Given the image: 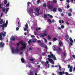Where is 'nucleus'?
Wrapping results in <instances>:
<instances>
[{
    "label": "nucleus",
    "instance_id": "8",
    "mask_svg": "<svg viewBox=\"0 0 75 75\" xmlns=\"http://www.w3.org/2000/svg\"><path fill=\"white\" fill-rule=\"evenodd\" d=\"M65 74V72L64 71H63V72H61V71H59V72L58 74L59 75H63V74Z\"/></svg>",
    "mask_w": 75,
    "mask_h": 75
},
{
    "label": "nucleus",
    "instance_id": "3",
    "mask_svg": "<svg viewBox=\"0 0 75 75\" xmlns=\"http://www.w3.org/2000/svg\"><path fill=\"white\" fill-rule=\"evenodd\" d=\"M50 55H48L49 58H52L54 60H57V58L55 57V55H54L53 54H52V52H50Z\"/></svg>",
    "mask_w": 75,
    "mask_h": 75
},
{
    "label": "nucleus",
    "instance_id": "35",
    "mask_svg": "<svg viewBox=\"0 0 75 75\" xmlns=\"http://www.w3.org/2000/svg\"><path fill=\"white\" fill-rule=\"evenodd\" d=\"M30 42H31V43H32L33 42H31V40H29L28 42V43L29 44H30Z\"/></svg>",
    "mask_w": 75,
    "mask_h": 75
},
{
    "label": "nucleus",
    "instance_id": "13",
    "mask_svg": "<svg viewBox=\"0 0 75 75\" xmlns=\"http://www.w3.org/2000/svg\"><path fill=\"white\" fill-rule=\"evenodd\" d=\"M59 44L60 46L63 45V43H62V42L61 41H59Z\"/></svg>",
    "mask_w": 75,
    "mask_h": 75
},
{
    "label": "nucleus",
    "instance_id": "11",
    "mask_svg": "<svg viewBox=\"0 0 75 75\" xmlns=\"http://www.w3.org/2000/svg\"><path fill=\"white\" fill-rule=\"evenodd\" d=\"M72 68H73L72 66H71L70 67V69H69V71L70 72H71L72 71Z\"/></svg>",
    "mask_w": 75,
    "mask_h": 75
},
{
    "label": "nucleus",
    "instance_id": "10",
    "mask_svg": "<svg viewBox=\"0 0 75 75\" xmlns=\"http://www.w3.org/2000/svg\"><path fill=\"white\" fill-rule=\"evenodd\" d=\"M21 61L22 63H25V60L24 58L22 57L21 59Z\"/></svg>",
    "mask_w": 75,
    "mask_h": 75
},
{
    "label": "nucleus",
    "instance_id": "28",
    "mask_svg": "<svg viewBox=\"0 0 75 75\" xmlns=\"http://www.w3.org/2000/svg\"><path fill=\"white\" fill-rule=\"evenodd\" d=\"M47 38L48 40H50L51 39V37H50V35L48 36Z\"/></svg>",
    "mask_w": 75,
    "mask_h": 75
},
{
    "label": "nucleus",
    "instance_id": "29",
    "mask_svg": "<svg viewBox=\"0 0 75 75\" xmlns=\"http://www.w3.org/2000/svg\"><path fill=\"white\" fill-rule=\"evenodd\" d=\"M52 2L54 3H57V1L55 0H54L52 1Z\"/></svg>",
    "mask_w": 75,
    "mask_h": 75
},
{
    "label": "nucleus",
    "instance_id": "34",
    "mask_svg": "<svg viewBox=\"0 0 75 75\" xmlns=\"http://www.w3.org/2000/svg\"><path fill=\"white\" fill-rule=\"evenodd\" d=\"M12 52L13 54H14V48H12Z\"/></svg>",
    "mask_w": 75,
    "mask_h": 75
},
{
    "label": "nucleus",
    "instance_id": "42",
    "mask_svg": "<svg viewBox=\"0 0 75 75\" xmlns=\"http://www.w3.org/2000/svg\"><path fill=\"white\" fill-rule=\"evenodd\" d=\"M45 69H47V68H48L50 67V66H45Z\"/></svg>",
    "mask_w": 75,
    "mask_h": 75
},
{
    "label": "nucleus",
    "instance_id": "15",
    "mask_svg": "<svg viewBox=\"0 0 75 75\" xmlns=\"http://www.w3.org/2000/svg\"><path fill=\"white\" fill-rule=\"evenodd\" d=\"M53 48L54 51H57V48H56V47L55 46H54L53 47Z\"/></svg>",
    "mask_w": 75,
    "mask_h": 75
},
{
    "label": "nucleus",
    "instance_id": "32",
    "mask_svg": "<svg viewBox=\"0 0 75 75\" xmlns=\"http://www.w3.org/2000/svg\"><path fill=\"white\" fill-rule=\"evenodd\" d=\"M66 38L67 39H68L69 38V35H68L67 34L66 35Z\"/></svg>",
    "mask_w": 75,
    "mask_h": 75
},
{
    "label": "nucleus",
    "instance_id": "38",
    "mask_svg": "<svg viewBox=\"0 0 75 75\" xmlns=\"http://www.w3.org/2000/svg\"><path fill=\"white\" fill-rule=\"evenodd\" d=\"M37 4H39L41 2V1H37Z\"/></svg>",
    "mask_w": 75,
    "mask_h": 75
},
{
    "label": "nucleus",
    "instance_id": "36",
    "mask_svg": "<svg viewBox=\"0 0 75 75\" xmlns=\"http://www.w3.org/2000/svg\"><path fill=\"white\" fill-rule=\"evenodd\" d=\"M44 17L45 18H47V14H45V15H44Z\"/></svg>",
    "mask_w": 75,
    "mask_h": 75
},
{
    "label": "nucleus",
    "instance_id": "22",
    "mask_svg": "<svg viewBox=\"0 0 75 75\" xmlns=\"http://www.w3.org/2000/svg\"><path fill=\"white\" fill-rule=\"evenodd\" d=\"M30 75H33V71H31L30 72Z\"/></svg>",
    "mask_w": 75,
    "mask_h": 75
},
{
    "label": "nucleus",
    "instance_id": "60",
    "mask_svg": "<svg viewBox=\"0 0 75 75\" xmlns=\"http://www.w3.org/2000/svg\"><path fill=\"white\" fill-rule=\"evenodd\" d=\"M34 72H35L36 73H38V71L37 70H35Z\"/></svg>",
    "mask_w": 75,
    "mask_h": 75
},
{
    "label": "nucleus",
    "instance_id": "1",
    "mask_svg": "<svg viewBox=\"0 0 75 75\" xmlns=\"http://www.w3.org/2000/svg\"><path fill=\"white\" fill-rule=\"evenodd\" d=\"M19 43L21 44V45H23V47L21 48V51H23V50H25L26 48V44L23 42L20 41L19 42Z\"/></svg>",
    "mask_w": 75,
    "mask_h": 75
},
{
    "label": "nucleus",
    "instance_id": "18",
    "mask_svg": "<svg viewBox=\"0 0 75 75\" xmlns=\"http://www.w3.org/2000/svg\"><path fill=\"white\" fill-rule=\"evenodd\" d=\"M11 40H12V41H15L16 39L14 37H13V38L12 37L11 38Z\"/></svg>",
    "mask_w": 75,
    "mask_h": 75
},
{
    "label": "nucleus",
    "instance_id": "64",
    "mask_svg": "<svg viewBox=\"0 0 75 75\" xmlns=\"http://www.w3.org/2000/svg\"><path fill=\"white\" fill-rule=\"evenodd\" d=\"M67 7L68 8H69V7H70V6L69 5H67Z\"/></svg>",
    "mask_w": 75,
    "mask_h": 75
},
{
    "label": "nucleus",
    "instance_id": "58",
    "mask_svg": "<svg viewBox=\"0 0 75 75\" xmlns=\"http://www.w3.org/2000/svg\"><path fill=\"white\" fill-rule=\"evenodd\" d=\"M30 2H28V5L29 6V5H30Z\"/></svg>",
    "mask_w": 75,
    "mask_h": 75
},
{
    "label": "nucleus",
    "instance_id": "16",
    "mask_svg": "<svg viewBox=\"0 0 75 75\" xmlns=\"http://www.w3.org/2000/svg\"><path fill=\"white\" fill-rule=\"evenodd\" d=\"M29 12L30 13H32L33 12V9L32 8H30L29 10Z\"/></svg>",
    "mask_w": 75,
    "mask_h": 75
},
{
    "label": "nucleus",
    "instance_id": "41",
    "mask_svg": "<svg viewBox=\"0 0 75 75\" xmlns=\"http://www.w3.org/2000/svg\"><path fill=\"white\" fill-rule=\"evenodd\" d=\"M68 15L69 16H72V14L71 13H68Z\"/></svg>",
    "mask_w": 75,
    "mask_h": 75
},
{
    "label": "nucleus",
    "instance_id": "7",
    "mask_svg": "<svg viewBox=\"0 0 75 75\" xmlns=\"http://www.w3.org/2000/svg\"><path fill=\"white\" fill-rule=\"evenodd\" d=\"M69 40L71 42V43H70V45H73V44H72V43L74 42V41L72 40V39L71 38H70Z\"/></svg>",
    "mask_w": 75,
    "mask_h": 75
},
{
    "label": "nucleus",
    "instance_id": "40",
    "mask_svg": "<svg viewBox=\"0 0 75 75\" xmlns=\"http://www.w3.org/2000/svg\"><path fill=\"white\" fill-rule=\"evenodd\" d=\"M7 0H5L4 2V4H7Z\"/></svg>",
    "mask_w": 75,
    "mask_h": 75
},
{
    "label": "nucleus",
    "instance_id": "51",
    "mask_svg": "<svg viewBox=\"0 0 75 75\" xmlns=\"http://www.w3.org/2000/svg\"><path fill=\"white\" fill-rule=\"evenodd\" d=\"M18 30H19V28H18V27H17L16 28V31H18Z\"/></svg>",
    "mask_w": 75,
    "mask_h": 75
},
{
    "label": "nucleus",
    "instance_id": "37",
    "mask_svg": "<svg viewBox=\"0 0 75 75\" xmlns=\"http://www.w3.org/2000/svg\"><path fill=\"white\" fill-rule=\"evenodd\" d=\"M48 21L50 23H52V21H51V20L50 19H48Z\"/></svg>",
    "mask_w": 75,
    "mask_h": 75
},
{
    "label": "nucleus",
    "instance_id": "26",
    "mask_svg": "<svg viewBox=\"0 0 75 75\" xmlns=\"http://www.w3.org/2000/svg\"><path fill=\"white\" fill-rule=\"evenodd\" d=\"M43 40H44L45 42H46V43H47V42H48V41L45 38H43Z\"/></svg>",
    "mask_w": 75,
    "mask_h": 75
},
{
    "label": "nucleus",
    "instance_id": "5",
    "mask_svg": "<svg viewBox=\"0 0 75 75\" xmlns=\"http://www.w3.org/2000/svg\"><path fill=\"white\" fill-rule=\"evenodd\" d=\"M47 59L48 61H50V63L51 64H54V62H53V60H52V59H51L50 58H48Z\"/></svg>",
    "mask_w": 75,
    "mask_h": 75
},
{
    "label": "nucleus",
    "instance_id": "57",
    "mask_svg": "<svg viewBox=\"0 0 75 75\" xmlns=\"http://www.w3.org/2000/svg\"><path fill=\"white\" fill-rule=\"evenodd\" d=\"M63 55H64V56H65V55H66V54H65V52H64L63 53Z\"/></svg>",
    "mask_w": 75,
    "mask_h": 75
},
{
    "label": "nucleus",
    "instance_id": "43",
    "mask_svg": "<svg viewBox=\"0 0 75 75\" xmlns=\"http://www.w3.org/2000/svg\"><path fill=\"white\" fill-rule=\"evenodd\" d=\"M59 71H61L62 69H61V66H59Z\"/></svg>",
    "mask_w": 75,
    "mask_h": 75
},
{
    "label": "nucleus",
    "instance_id": "49",
    "mask_svg": "<svg viewBox=\"0 0 75 75\" xmlns=\"http://www.w3.org/2000/svg\"><path fill=\"white\" fill-rule=\"evenodd\" d=\"M28 28H24V31H27V30Z\"/></svg>",
    "mask_w": 75,
    "mask_h": 75
},
{
    "label": "nucleus",
    "instance_id": "31",
    "mask_svg": "<svg viewBox=\"0 0 75 75\" xmlns=\"http://www.w3.org/2000/svg\"><path fill=\"white\" fill-rule=\"evenodd\" d=\"M57 39L56 38H53V41H57Z\"/></svg>",
    "mask_w": 75,
    "mask_h": 75
},
{
    "label": "nucleus",
    "instance_id": "20",
    "mask_svg": "<svg viewBox=\"0 0 75 75\" xmlns=\"http://www.w3.org/2000/svg\"><path fill=\"white\" fill-rule=\"evenodd\" d=\"M41 64H42V65H45V64H46V62L42 61L41 62Z\"/></svg>",
    "mask_w": 75,
    "mask_h": 75
},
{
    "label": "nucleus",
    "instance_id": "56",
    "mask_svg": "<svg viewBox=\"0 0 75 75\" xmlns=\"http://www.w3.org/2000/svg\"><path fill=\"white\" fill-rule=\"evenodd\" d=\"M65 74L66 75H68V73L67 72H66Z\"/></svg>",
    "mask_w": 75,
    "mask_h": 75
},
{
    "label": "nucleus",
    "instance_id": "54",
    "mask_svg": "<svg viewBox=\"0 0 75 75\" xmlns=\"http://www.w3.org/2000/svg\"><path fill=\"white\" fill-rule=\"evenodd\" d=\"M5 24H8V20H7L6 21V23Z\"/></svg>",
    "mask_w": 75,
    "mask_h": 75
},
{
    "label": "nucleus",
    "instance_id": "25",
    "mask_svg": "<svg viewBox=\"0 0 75 75\" xmlns=\"http://www.w3.org/2000/svg\"><path fill=\"white\" fill-rule=\"evenodd\" d=\"M40 45H41V47H44V45H44V44L41 43L40 44Z\"/></svg>",
    "mask_w": 75,
    "mask_h": 75
},
{
    "label": "nucleus",
    "instance_id": "17",
    "mask_svg": "<svg viewBox=\"0 0 75 75\" xmlns=\"http://www.w3.org/2000/svg\"><path fill=\"white\" fill-rule=\"evenodd\" d=\"M57 8H53V9L52 10L53 11V12H56V11H57Z\"/></svg>",
    "mask_w": 75,
    "mask_h": 75
},
{
    "label": "nucleus",
    "instance_id": "14",
    "mask_svg": "<svg viewBox=\"0 0 75 75\" xmlns=\"http://www.w3.org/2000/svg\"><path fill=\"white\" fill-rule=\"evenodd\" d=\"M16 49L15 50H16V53H18V52H19V50L18 49V48H16Z\"/></svg>",
    "mask_w": 75,
    "mask_h": 75
},
{
    "label": "nucleus",
    "instance_id": "48",
    "mask_svg": "<svg viewBox=\"0 0 75 75\" xmlns=\"http://www.w3.org/2000/svg\"><path fill=\"white\" fill-rule=\"evenodd\" d=\"M38 43H41V41L40 40H38Z\"/></svg>",
    "mask_w": 75,
    "mask_h": 75
},
{
    "label": "nucleus",
    "instance_id": "47",
    "mask_svg": "<svg viewBox=\"0 0 75 75\" xmlns=\"http://www.w3.org/2000/svg\"><path fill=\"white\" fill-rule=\"evenodd\" d=\"M72 57L74 59H75V55H74V54H73L72 55Z\"/></svg>",
    "mask_w": 75,
    "mask_h": 75
},
{
    "label": "nucleus",
    "instance_id": "61",
    "mask_svg": "<svg viewBox=\"0 0 75 75\" xmlns=\"http://www.w3.org/2000/svg\"><path fill=\"white\" fill-rule=\"evenodd\" d=\"M52 23H54V22H55V21L54 20H52Z\"/></svg>",
    "mask_w": 75,
    "mask_h": 75
},
{
    "label": "nucleus",
    "instance_id": "63",
    "mask_svg": "<svg viewBox=\"0 0 75 75\" xmlns=\"http://www.w3.org/2000/svg\"><path fill=\"white\" fill-rule=\"evenodd\" d=\"M49 45H51L52 44V43H51V42H50L49 43Z\"/></svg>",
    "mask_w": 75,
    "mask_h": 75
},
{
    "label": "nucleus",
    "instance_id": "45",
    "mask_svg": "<svg viewBox=\"0 0 75 75\" xmlns=\"http://www.w3.org/2000/svg\"><path fill=\"white\" fill-rule=\"evenodd\" d=\"M34 33L35 35H37L38 34V33L37 32H34Z\"/></svg>",
    "mask_w": 75,
    "mask_h": 75
},
{
    "label": "nucleus",
    "instance_id": "4",
    "mask_svg": "<svg viewBox=\"0 0 75 75\" xmlns=\"http://www.w3.org/2000/svg\"><path fill=\"white\" fill-rule=\"evenodd\" d=\"M57 51H58V54H61V51H62V50H61V49L59 47L57 49Z\"/></svg>",
    "mask_w": 75,
    "mask_h": 75
},
{
    "label": "nucleus",
    "instance_id": "39",
    "mask_svg": "<svg viewBox=\"0 0 75 75\" xmlns=\"http://www.w3.org/2000/svg\"><path fill=\"white\" fill-rule=\"evenodd\" d=\"M33 42H37V40H36V39H33Z\"/></svg>",
    "mask_w": 75,
    "mask_h": 75
},
{
    "label": "nucleus",
    "instance_id": "46",
    "mask_svg": "<svg viewBox=\"0 0 75 75\" xmlns=\"http://www.w3.org/2000/svg\"><path fill=\"white\" fill-rule=\"evenodd\" d=\"M30 61H34V59H30Z\"/></svg>",
    "mask_w": 75,
    "mask_h": 75
},
{
    "label": "nucleus",
    "instance_id": "62",
    "mask_svg": "<svg viewBox=\"0 0 75 75\" xmlns=\"http://www.w3.org/2000/svg\"><path fill=\"white\" fill-rule=\"evenodd\" d=\"M45 54H46V52L43 53H42V55H45Z\"/></svg>",
    "mask_w": 75,
    "mask_h": 75
},
{
    "label": "nucleus",
    "instance_id": "23",
    "mask_svg": "<svg viewBox=\"0 0 75 75\" xmlns=\"http://www.w3.org/2000/svg\"><path fill=\"white\" fill-rule=\"evenodd\" d=\"M43 7H45H45H46V3H44L43 4Z\"/></svg>",
    "mask_w": 75,
    "mask_h": 75
},
{
    "label": "nucleus",
    "instance_id": "9",
    "mask_svg": "<svg viewBox=\"0 0 75 75\" xmlns=\"http://www.w3.org/2000/svg\"><path fill=\"white\" fill-rule=\"evenodd\" d=\"M48 8L50 9V10H52V9L53 8V6L51 5H49L48 6Z\"/></svg>",
    "mask_w": 75,
    "mask_h": 75
},
{
    "label": "nucleus",
    "instance_id": "52",
    "mask_svg": "<svg viewBox=\"0 0 75 75\" xmlns=\"http://www.w3.org/2000/svg\"><path fill=\"white\" fill-rule=\"evenodd\" d=\"M31 37L32 38H34V37H35V36H34V35H32L31 36Z\"/></svg>",
    "mask_w": 75,
    "mask_h": 75
},
{
    "label": "nucleus",
    "instance_id": "24",
    "mask_svg": "<svg viewBox=\"0 0 75 75\" xmlns=\"http://www.w3.org/2000/svg\"><path fill=\"white\" fill-rule=\"evenodd\" d=\"M3 23V20L1 19V20L0 21V24H2Z\"/></svg>",
    "mask_w": 75,
    "mask_h": 75
},
{
    "label": "nucleus",
    "instance_id": "30",
    "mask_svg": "<svg viewBox=\"0 0 75 75\" xmlns=\"http://www.w3.org/2000/svg\"><path fill=\"white\" fill-rule=\"evenodd\" d=\"M25 28H28V24L27 23H26V24L25 25Z\"/></svg>",
    "mask_w": 75,
    "mask_h": 75
},
{
    "label": "nucleus",
    "instance_id": "12",
    "mask_svg": "<svg viewBox=\"0 0 75 75\" xmlns=\"http://www.w3.org/2000/svg\"><path fill=\"white\" fill-rule=\"evenodd\" d=\"M41 35L42 37H45V36H47V35L45 33H43V35Z\"/></svg>",
    "mask_w": 75,
    "mask_h": 75
},
{
    "label": "nucleus",
    "instance_id": "53",
    "mask_svg": "<svg viewBox=\"0 0 75 75\" xmlns=\"http://www.w3.org/2000/svg\"><path fill=\"white\" fill-rule=\"evenodd\" d=\"M2 11L3 12H4V11H6V9H5V8H4L2 9Z\"/></svg>",
    "mask_w": 75,
    "mask_h": 75
},
{
    "label": "nucleus",
    "instance_id": "2",
    "mask_svg": "<svg viewBox=\"0 0 75 75\" xmlns=\"http://www.w3.org/2000/svg\"><path fill=\"white\" fill-rule=\"evenodd\" d=\"M6 32L4 31L1 32V33H0V40L1 41L3 40V37H6Z\"/></svg>",
    "mask_w": 75,
    "mask_h": 75
},
{
    "label": "nucleus",
    "instance_id": "6",
    "mask_svg": "<svg viewBox=\"0 0 75 75\" xmlns=\"http://www.w3.org/2000/svg\"><path fill=\"white\" fill-rule=\"evenodd\" d=\"M4 43H3V42H1L0 43V48H1V47H3L4 46Z\"/></svg>",
    "mask_w": 75,
    "mask_h": 75
},
{
    "label": "nucleus",
    "instance_id": "50",
    "mask_svg": "<svg viewBox=\"0 0 75 75\" xmlns=\"http://www.w3.org/2000/svg\"><path fill=\"white\" fill-rule=\"evenodd\" d=\"M61 27L62 28H64V25H62L61 26Z\"/></svg>",
    "mask_w": 75,
    "mask_h": 75
},
{
    "label": "nucleus",
    "instance_id": "27",
    "mask_svg": "<svg viewBox=\"0 0 75 75\" xmlns=\"http://www.w3.org/2000/svg\"><path fill=\"white\" fill-rule=\"evenodd\" d=\"M36 11H37V12L38 13H39V9H38V8H36Z\"/></svg>",
    "mask_w": 75,
    "mask_h": 75
},
{
    "label": "nucleus",
    "instance_id": "55",
    "mask_svg": "<svg viewBox=\"0 0 75 75\" xmlns=\"http://www.w3.org/2000/svg\"><path fill=\"white\" fill-rule=\"evenodd\" d=\"M43 33H47V32L46 30H43Z\"/></svg>",
    "mask_w": 75,
    "mask_h": 75
},
{
    "label": "nucleus",
    "instance_id": "33",
    "mask_svg": "<svg viewBox=\"0 0 75 75\" xmlns=\"http://www.w3.org/2000/svg\"><path fill=\"white\" fill-rule=\"evenodd\" d=\"M8 9H9V8H8L6 9V14L7 13V12H8Z\"/></svg>",
    "mask_w": 75,
    "mask_h": 75
},
{
    "label": "nucleus",
    "instance_id": "44",
    "mask_svg": "<svg viewBox=\"0 0 75 75\" xmlns=\"http://www.w3.org/2000/svg\"><path fill=\"white\" fill-rule=\"evenodd\" d=\"M72 8H70L69 9V12H71V13H72Z\"/></svg>",
    "mask_w": 75,
    "mask_h": 75
},
{
    "label": "nucleus",
    "instance_id": "59",
    "mask_svg": "<svg viewBox=\"0 0 75 75\" xmlns=\"http://www.w3.org/2000/svg\"><path fill=\"white\" fill-rule=\"evenodd\" d=\"M66 1L67 2V3H69V0H67Z\"/></svg>",
    "mask_w": 75,
    "mask_h": 75
},
{
    "label": "nucleus",
    "instance_id": "19",
    "mask_svg": "<svg viewBox=\"0 0 75 75\" xmlns=\"http://www.w3.org/2000/svg\"><path fill=\"white\" fill-rule=\"evenodd\" d=\"M3 24V27H6L7 26V24L6 23H4V24Z\"/></svg>",
    "mask_w": 75,
    "mask_h": 75
},
{
    "label": "nucleus",
    "instance_id": "21",
    "mask_svg": "<svg viewBox=\"0 0 75 75\" xmlns=\"http://www.w3.org/2000/svg\"><path fill=\"white\" fill-rule=\"evenodd\" d=\"M58 10L59 11H60V12H62V9H61V8H58Z\"/></svg>",
    "mask_w": 75,
    "mask_h": 75
}]
</instances>
